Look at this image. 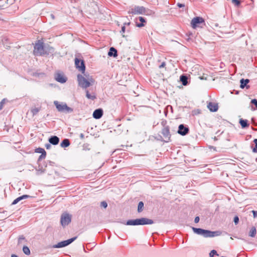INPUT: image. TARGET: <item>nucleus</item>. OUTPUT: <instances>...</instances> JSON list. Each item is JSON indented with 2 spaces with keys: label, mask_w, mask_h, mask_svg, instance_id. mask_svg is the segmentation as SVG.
<instances>
[{
  "label": "nucleus",
  "mask_w": 257,
  "mask_h": 257,
  "mask_svg": "<svg viewBox=\"0 0 257 257\" xmlns=\"http://www.w3.org/2000/svg\"><path fill=\"white\" fill-rule=\"evenodd\" d=\"M78 85L82 88H87L94 82L92 76L88 75L87 79L81 74L77 75Z\"/></svg>",
  "instance_id": "nucleus-1"
},
{
  "label": "nucleus",
  "mask_w": 257,
  "mask_h": 257,
  "mask_svg": "<svg viewBox=\"0 0 257 257\" xmlns=\"http://www.w3.org/2000/svg\"><path fill=\"white\" fill-rule=\"evenodd\" d=\"M54 103L59 112L71 113L73 111V109L68 106L65 103H60L58 101H54Z\"/></svg>",
  "instance_id": "nucleus-2"
},
{
  "label": "nucleus",
  "mask_w": 257,
  "mask_h": 257,
  "mask_svg": "<svg viewBox=\"0 0 257 257\" xmlns=\"http://www.w3.org/2000/svg\"><path fill=\"white\" fill-rule=\"evenodd\" d=\"M34 54L36 56H42L46 54L44 50L43 42L39 41L38 43H36L34 46Z\"/></svg>",
  "instance_id": "nucleus-3"
},
{
  "label": "nucleus",
  "mask_w": 257,
  "mask_h": 257,
  "mask_svg": "<svg viewBox=\"0 0 257 257\" xmlns=\"http://www.w3.org/2000/svg\"><path fill=\"white\" fill-rule=\"evenodd\" d=\"M204 24V20L202 17H200L194 18L191 22V26L193 29H195L197 27L202 28Z\"/></svg>",
  "instance_id": "nucleus-4"
},
{
  "label": "nucleus",
  "mask_w": 257,
  "mask_h": 257,
  "mask_svg": "<svg viewBox=\"0 0 257 257\" xmlns=\"http://www.w3.org/2000/svg\"><path fill=\"white\" fill-rule=\"evenodd\" d=\"M146 8L143 6H135L128 11L129 14L133 15H143L146 13Z\"/></svg>",
  "instance_id": "nucleus-5"
},
{
  "label": "nucleus",
  "mask_w": 257,
  "mask_h": 257,
  "mask_svg": "<svg viewBox=\"0 0 257 257\" xmlns=\"http://www.w3.org/2000/svg\"><path fill=\"white\" fill-rule=\"evenodd\" d=\"M71 221V215L67 213H62L61 216L60 223L63 227L68 225Z\"/></svg>",
  "instance_id": "nucleus-6"
},
{
  "label": "nucleus",
  "mask_w": 257,
  "mask_h": 257,
  "mask_svg": "<svg viewBox=\"0 0 257 257\" xmlns=\"http://www.w3.org/2000/svg\"><path fill=\"white\" fill-rule=\"evenodd\" d=\"M77 238V237H74L68 239L66 240L62 241L61 242H58L56 244H54L52 246L53 248H61L65 246H66L71 243L73 241H74Z\"/></svg>",
  "instance_id": "nucleus-7"
},
{
  "label": "nucleus",
  "mask_w": 257,
  "mask_h": 257,
  "mask_svg": "<svg viewBox=\"0 0 257 257\" xmlns=\"http://www.w3.org/2000/svg\"><path fill=\"white\" fill-rule=\"evenodd\" d=\"M221 233L222 232L220 231H212L204 229L203 236L204 237H213L219 236L221 234Z\"/></svg>",
  "instance_id": "nucleus-8"
},
{
  "label": "nucleus",
  "mask_w": 257,
  "mask_h": 257,
  "mask_svg": "<svg viewBox=\"0 0 257 257\" xmlns=\"http://www.w3.org/2000/svg\"><path fill=\"white\" fill-rule=\"evenodd\" d=\"M161 134L165 139L164 141L165 142H169L171 138V134L169 126H164L161 131Z\"/></svg>",
  "instance_id": "nucleus-9"
},
{
  "label": "nucleus",
  "mask_w": 257,
  "mask_h": 257,
  "mask_svg": "<svg viewBox=\"0 0 257 257\" xmlns=\"http://www.w3.org/2000/svg\"><path fill=\"white\" fill-rule=\"evenodd\" d=\"M75 64L76 67L78 68L79 71L82 73H85V66L83 60H80L79 59L76 58L75 59Z\"/></svg>",
  "instance_id": "nucleus-10"
},
{
  "label": "nucleus",
  "mask_w": 257,
  "mask_h": 257,
  "mask_svg": "<svg viewBox=\"0 0 257 257\" xmlns=\"http://www.w3.org/2000/svg\"><path fill=\"white\" fill-rule=\"evenodd\" d=\"M189 129L188 126H185L183 124L179 125L178 133L181 136H185L188 134Z\"/></svg>",
  "instance_id": "nucleus-11"
},
{
  "label": "nucleus",
  "mask_w": 257,
  "mask_h": 257,
  "mask_svg": "<svg viewBox=\"0 0 257 257\" xmlns=\"http://www.w3.org/2000/svg\"><path fill=\"white\" fill-rule=\"evenodd\" d=\"M55 79L57 81L61 83H64L67 81L66 77L63 74L60 73H57L55 74Z\"/></svg>",
  "instance_id": "nucleus-12"
},
{
  "label": "nucleus",
  "mask_w": 257,
  "mask_h": 257,
  "mask_svg": "<svg viewBox=\"0 0 257 257\" xmlns=\"http://www.w3.org/2000/svg\"><path fill=\"white\" fill-rule=\"evenodd\" d=\"M139 225H143L147 224H152L154 223V221L152 219H149L147 218L142 217L141 218H139Z\"/></svg>",
  "instance_id": "nucleus-13"
},
{
  "label": "nucleus",
  "mask_w": 257,
  "mask_h": 257,
  "mask_svg": "<svg viewBox=\"0 0 257 257\" xmlns=\"http://www.w3.org/2000/svg\"><path fill=\"white\" fill-rule=\"evenodd\" d=\"M43 166L45 167H47V165L46 164V162L44 163V165H42L40 163H39V166L38 168L36 170V174L37 175H41L45 172V169L44 168Z\"/></svg>",
  "instance_id": "nucleus-14"
},
{
  "label": "nucleus",
  "mask_w": 257,
  "mask_h": 257,
  "mask_svg": "<svg viewBox=\"0 0 257 257\" xmlns=\"http://www.w3.org/2000/svg\"><path fill=\"white\" fill-rule=\"evenodd\" d=\"M103 115V110L101 108L95 109L93 113V117L95 119L100 118Z\"/></svg>",
  "instance_id": "nucleus-15"
},
{
  "label": "nucleus",
  "mask_w": 257,
  "mask_h": 257,
  "mask_svg": "<svg viewBox=\"0 0 257 257\" xmlns=\"http://www.w3.org/2000/svg\"><path fill=\"white\" fill-rule=\"evenodd\" d=\"M207 107L211 112H216L218 109V104L211 102L208 103Z\"/></svg>",
  "instance_id": "nucleus-16"
},
{
  "label": "nucleus",
  "mask_w": 257,
  "mask_h": 257,
  "mask_svg": "<svg viewBox=\"0 0 257 257\" xmlns=\"http://www.w3.org/2000/svg\"><path fill=\"white\" fill-rule=\"evenodd\" d=\"M49 142L53 145H57L59 144L60 139L56 136H52L49 138Z\"/></svg>",
  "instance_id": "nucleus-17"
},
{
  "label": "nucleus",
  "mask_w": 257,
  "mask_h": 257,
  "mask_svg": "<svg viewBox=\"0 0 257 257\" xmlns=\"http://www.w3.org/2000/svg\"><path fill=\"white\" fill-rule=\"evenodd\" d=\"M249 82V80L248 79H241L240 80V88L243 89L245 87L246 88V89H248L249 88V86L247 85V84L248 83V82Z\"/></svg>",
  "instance_id": "nucleus-18"
},
{
  "label": "nucleus",
  "mask_w": 257,
  "mask_h": 257,
  "mask_svg": "<svg viewBox=\"0 0 257 257\" xmlns=\"http://www.w3.org/2000/svg\"><path fill=\"white\" fill-rule=\"evenodd\" d=\"M125 224L127 225H139V219L138 218L136 219L128 220Z\"/></svg>",
  "instance_id": "nucleus-19"
},
{
  "label": "nucleus",
  "mask_w": 257,
  "mask_h": 257,
  "mask_svg": "<svg viewBox=\"0 0 257 257\" xmlns=\"http://www.w3.org/2000/svg\"><path fill=\"white\" fill-rule=\"evenodd\" d=\"M30 197V196L29 195H23L21 196H20L19 197H18L17 198H16V199H15L13 203H12V204L13 205H15L16 204H17L19 201H20L21 200H23V199H27V198H28Z\"/></svg>",
  "instance_id": "nucleus-20"
},
{
  "label": "nucleus",
  "mask_w": 257,
  "mask_h": 257,
  "mask_svg": "<svg viewBox=\"0 0 257 257\" xmlns=\"http://www.w3.org/2000/svg\"><path fill=\"white\" fill-rule=\"evenodd\" d=\"M108 55L110 57H116L117 56V51L116 49L114 47H110L108 53Z\"/></svg>",
  "instance_id": "nucleus-21"
},
{
  "label": "nucleus",
  "mask_w": 257,
  "mask_h": 257,
  "mask_svg": "<svg viewBox=\"0 0 257 257\" xmlns=\"http://www.w3.org/2000/svg\"><path fill=\"white\" fill-rule=\"evenodd\" d=\"M239 123L241 125L242 128H243L248 127L249 125L247 120L243 119L242 118L240 119Z\"/></svg>",
  "instance_id": "nucleus-22"
},
{
  "label": "nucleus",
  "mask_w": 257,
  "mask_h": 257,
  "mask_svg": "<svg viewBox=\"0 0 257 257\" xmlns=\"http://www.w3.org/2000/svg\"><path fill=\"white\" fill-rule=\"evenodd\" d=\"M180 80L181 81L182 84L184 86L187 85L188 84V77L187 76L182 75L180 77Z\"/></svg>",
  "instance_id": "nucleus-23"
},
{
  "label": "nucleus",
  "mask_w": 257,
  "mask_h": 257,
  "mask_svg": "<svg viewBox=\"0 0 257 257\" xmlns=\"http://www.w3.org/2000/svg\"><path fill=\"white\" fill-rule=\"evenodd\" d=\"M86 92V97L91 100H94L96 98V95L94 93L90 94L88 90H85Z\"/></svg>",
  "instance_id": "nucleus-24"
},
{
  "label": "nucleus",
  "mask_w": 257,
  "mask_h": 257,
  "mask_svg": "<svg viewBox=\"0 0 257 257\" xmlns=\"http://www.w3.org/2000/svg\"><path fill=\"white\" fill-rule=\"evenodd\" d=\"M70 144L69 140L68 139H65L61 142L60 146L62 148H66L69 146Z\"/></svg>",
  "instance_id": "nucleus-25"
},
{
  "label": "nucleus",
  "mask_w": 257,
  "mask_h": 257,
  "mask_svg": "<svg viewBox=\"0 0 257 257\" xmlns=\"http://www.w3.org/2000/svg\"><path fill=\"white\" fill-rule=\"evenodd\" d=\"M192 229L195 233L203 236L204 229L199 228L192 227Z\"/></svg>",
  "instance_id": "nucleus-26"
},
{
  "label": "nucleus",
  "mask_w": 257,
  "mask_h": 257,
  "mask_svg": "<svg viewBox=\"0 0 257 257\" xmlns=\"http://www.w3.org/2000/svg\"><path fill=\"white\" fill-rule=\"evenodd\" d=\"M144 208V204L143 201L139 202L138 206V212L139 213L142 212Z\"/></svg>",
  "instance_id": "nucleus-27"
},
{
  "label": "nucleus",
  "mask_w": 257,
  "mask_h": 257,
  "mask_svg": "<svg viewBox=\"0 0 257 257\" xmlns=\"http://www.w3.org/2000/svg\"><path fill=\"white\" fill-rule=\"evenodd\" d=\"M256 233V230L255 227H251L249 232V235L250 237H253L255 236Z\"/></svg>",
  "instance_id": "nucleus-28"
},
{
  "label": "nucleus",
  "mask_w": 257,
  "mask_h": 257,
  "mask_svg": "<svg viewBox=\"0 0 257 257\" xmlns=\"http://www.w3.org/2000/svg\"><path fill=\"white\" fill-rule=\"evenodd\" d=\"M23 251L24 253L26 255H30L31 253L30 250L27 246H24L23 247Z\"/></svg>",
  "instance_id": "nucleus-29"
},
{
  "label": "nucleus",
  "mask_w": 257,
  "mask_h": 257,
  "mask_svg": "<svg viewBox=\"0 0 257 257\" xmlns=\"http://www.w3.org/2000/svg\"><path fill=\"white\" fill-rule=\"evenodd\" d=\"M40 109L39 108H32L31 110V112H32L33 115H36L38 112L39 111H40Z\"/></svg>",
  "instance_id": "nucleus-30"
},
{
  "label": "nucleus",
  "mask_w": 257,
  "mask_h": 257,
  "mask_svg": "<svg viewBox=\"0 0 257 257\" xmlns=\"http://www.w3.org/2000/svg\"><path fill=\"white\" fill-rule=\"evenodd\" d=\"M46 152L41 154V155L39 156L38 160V163H39V162H40V161L41 160L45 159L46 158Z\"/></svg>",
  "instance_id": "nucleus-31"
},
{
  "label": "nucleus",
  "mask_w": 257,
  "mask_h": 257,
  "mask_svg": "<svg viewBox=\"0 0 257 257\" xmlns=\"http://www.w3.org/2000/svg\"><path fill=\"white\" fill-rule=\"evenodd\" d=\"M217 255V256L219 255V254L217 253V251L213 249L210 252L209 256L213 257L214 255Z\"/></svg>",
  "instance_id": "nucleus-32"
},
{
  "label": "nucleus",
  "mask_w": 257,
  "mask_h": 257,
  "mask_svg": "<svg viewBox=\"0 0 257 257\" xmlns=\"http://www.w3.org/2000/svg\"><path fill=\"white\" fill-rule=\"evenodd\" d=\"M35 152L36 153H39V154H42L43 153L46 152L45 150L43 148H38L36 149V150H35Z\"/></svg>",
  "instance_id": "nucleus-33"
},
{
  "label": "nucleus",
  "mask_w": 257,
  "mask_h": 257,
  "mask_svg": "<svg viewBox=\"0 0 257 257\" xmlns=\"http://www.w3.org/2000/svg\"><path fill=\"white\" fill-rule=\"evenodd\" d=\"M253 142L255 144V148H253L252 152L254 153H256L257 152V139H254Z\"/></svg>",
  "instance_id": "nucleus-34"
},
{
  "label": "nucleus",
  "mask_w": 257,
  "mask_h": 257,
  "mask_svg": "<svg viewBox=\"0 0 257 257\" xmlns=\"http://www.w3.org/2000/svg\"><path fill=\"white\" fill-rule=\"evenodd\" d=\"M100 206L102 207H103L104 208H106L107 206V203L105 201H102L100 203Z\"/></svg>",
  "instance_id": "nucleus-35"
},
{
  "label": "nucleus",
  "mask_w": 257,
  "mask_h": 257,
  "mask_svg": "<svg viewBox=\"0 0 257 257\" xmlns=\"http://www.w3.org/2000/svg\"><path fill=\"white\" fill-rule=\"evenodd\" d=\"M125 27L124 25H123L122 27H121V31H120V33L122 34V37H124L125 36L123 35V34L125 32Z\"/></svg>",
  "instance_id": "nucleus-36"
},
{
  "label": "nucleus",
  "mask_w": 257,
  "mask_h": 257,
  "mask_svg": "<svg viewBox=\"0 0 257 257\" xmlns=\"http://www.w3.org/2000/svg\"><path fill=\"white\" fill-rule=\"evenodd\" d=\"M232 2L237 6H239L240 4V2L239 0H232Z\"/></svg>",
  "instance_id": "nucleus-37"
},
{
  "label": "nucleus",
  "mask_w": 257,
  "mask_h": 257,
  "mask_svg": "<svg viewBox=\"0 0 257 257\" xmlns=\"http://www.w3.org/2000/svg\"><path fill=\"white\" fill-rule=\"evenodd\" d=\"M136 26L139 28H141L145 26L144 24H143L142 23H139L137 22H136Z\"/></svg>",
  "instance_id": "nucleus-38"
},
{
  "label": "nucleus",
  "mask_w": 257,
  "mask_h": 257,
  "mask_svg": "<svg viewBox=\"0 0 257 257\" xmlns=\"http://www.w3.org/2000/svg\"><path fill=\"white\" fill-rule=\"evenodd\" d=\"M139 19L142 23L144 24L145 23H146V20L144 18L142 17H139Z\"/></svg>",
  "instance_id": "nucleus-39"
},
{
  "label": "nucleus",
  "mask_w": 257,
  "mask_h": 257,
  "mask_svg": "<svg viewBox=\"0 0 257 257\" xmlns=\"http://www.w3.org/2000/svg\"><path fill=\"white\" fill-rule=\"evenodd\" d=\"M233 221H234V223L235 224H237L238 223V222H239V218H238V217L237 216L234 217Z\"/></svg>",
  "instance_id": "nucleus-40"
},
{
  "label": "nucleus",
  "mask_w": 257,
  "mask_h": 257,
  "mask_svg": "<svg viewBox=\"0 0 257 257\" xmlns=\"http://www.w3.org/2000/svg\"><path fill=\"white\" fill-rule=\"evenodd\" d=\"M251 103L254 104L257 107V100L256 99H252Z\"/></svg>",
  "instance_id": "nucleus-41"
},
{
  "label": "nucleus",
  "mask_w": 257,
  "mask_h": 257,
  "mask_svg": "<svg viewBox=\"0 0 257 257\" xmlns=\"http://www.w3.org/2000/svg\"><path fill=\"white\" fill-rule=\"evenodd\" d=\"M252 213L254 218H257V211L252 210Z\"/></svg>",
  "instance_id": "nucleus-42"
},
{
  "label": "nucleus",
  "mask_w": 257,
  "mask_h": 257,
  "mask_svg": "<svg viewBox=\"0 0 257 257\" xmlns=\"http://www.w3.org/2000/svg\"><path fill=\"white\" fill-rule=\"evenodd\" d=\"M177 6L181 8H184L185 7V5L183 4H180V3H178L177 4Z\"/></svg>",
  "instance_id": "nucleus-43"
},
{
  "label": "nucleus",
  "mask_w": 257,
  "mask_h": 257,
  "mask_svg": "<svg viewBox=\"0 0 257 257\" xmlns=\"http://www.w3.org/2000/svg\"><path fill=\"white\" fill-rule=\"evenodd\" d=\"M199 220H200L199 217L196 216L194 219L195 223H198L199 221Z\"/></svg>",
  "instance_id": "nucleus-44"
},
{
  "label": "nucleus",
  "mask_w": 257,
  "mask_h": 257,
  "mask_svg": "<svg viewBox=\"0 0 257 257\" xmlns=\"http://www.w3.org/2000/svg\"><path fill=\"white\" fill-rule=\"evenodd\" d=\"M45 147L47 149H50L51 147V144H46L45 145Z\"/></svg>",
  "instance_id": "nucleus-45"
},
{
  "label": "nucleus",
  "mask_w": 257,
  "mask_h": 257,
  "mask_svg": "<svg viewBox=\"0 0 257 257\" xmlns=\"http://www.w3.org/2000/svg\"><path fill=\"white\" fill-rule=\"evenodd\" d=\"M24 239H25V237H24L23 235L20 236L19 238V243H20L21 242L22 240H24Z\"/></svg>",
  "instance_id": "nucleus-46"
},
{
  "label": "nucleus",
  "mask_w": 257,
  "mask_h": 257,
  "mask_svg": "<svg viewBox=\"0 0 257 257\" xmlns=\"http://www.w3.org/2000/svg\"><path fill=\"white\" fill-rule=\"evenodd\" d=\"M165 66V62H163L161 65L159 66V67L161 68H163L164 67V66Z\"/></svg>",
  "instance_id": "nucleus-47"
},
{
  "label": "nucleus",
  "mask_w": 257,
  "mask_h": 257,
  "mask_svg": "<svg viewBox=\"0 0 257 257\" xmlns=\"http://www.w3.org/2000/svg\"><path fill=\"white\" fill-rule=\"evenodd\" d=\"M5 100H6V99L4 98L0 102V104H2L3 106L4 104L5 103Z\"/></svg>",
  "instance_id": "nucleus-48"
},
{
  "label": "nucleus",
  "mask_w": 257,
  "mask_h": 257,
  "mask_svg": "<svg viewBox=\"0 0 257 257\" xmlns=\"http://www.w3.org/2000/svg\"><path fill=\"white\" fill-rule=\"evenodd\" d=\"M162 124L163 125V127L164 126H166L167 125H165L166 123V121H163L162 122H161Z\"/></svg>",
  "instance_id": "nucleus-49"
},
{
  "label": "nucleus",
  "mask_w": 257,
  "mask_h": 257,
  "mask_svg": "<svg viewBox=\"0 0 257 257\" xmlns=\"http://www.w3.org/2000/svg\"><path fill=\"white\" fill-rule=\"evenodd\" d=\"M80 138L81 139H84V135L83 134H80Z\"/></svg>",
  "instance_id": "nucleus-50"
},
{
  "label": "nucleus",
  "mask_w": 257,
  "mask_h": 257,
  "mask_svg": "<svg viewBox=\"0 0 257 257\" xmlns=\"http://www.w3.org/2000/svg\"><path fill=\"white\" fill-rule=\"evenodd\" d=\"M84 74V76L85 78H86V79H87V77H88V75H89V74H85L84 73H83Z\"/></svg>",
  "instance_id": "nucleus-51"
},
{
  "label": "nucleus",
  "mask_w": 257,
  "mask_h": 257,
  "mask_svg": "<svg viewBox=\"0 0 257 257\" xmlns=\"http://www.w3.org/2000/svg\"><path fill=\"white\" fill-rule=\"evenodd\" d=\"M130 22H128V23H124V25H127V26H129L130 25Z\"/></svg>",
  "instance_id": "nucleus-52"
},
{
  "label": "nucleus",
  "mask_w": 257,
  "mask_h": 257,
  "mask_svg": "<svg viewBox=\"0 0 257 257\" xmlns=\"http://www.w3.org/2000/svg\"><path fill=\"white\" fill-rule=\"evenodd\" d=\"M51 18H52L53 19H54V18H55V17H54V15H53V14H51Z\"/></svg>",
  "instance_id": "nucleus-53"
},
{
  "label": "nucleus",
  "mask_w": 257,
  "mask_h": 257,
  "mask_svg": "<svg viewBox=\"0 0 257 257\" xmlns=\"http://www.w3.org/2000/svg\"><path fill=\"white\" fill-rule=\"evenodd\" d=\"M11 257H18L17 255L15 254H12Z\"/></svg>",
  "instance_id": "nucleus-54"
},
{
  "label": "nucleus",
  "mask_w": 257,
  "mask_h": 257,
  "mask_svg": "<svg viewBox=\"0 0 257 257\" xmlns=\"http://www.w3.org/2000/svg\"><path fill=\"white\" fill-rule=\"evenodd\" d=\"M3 106H2V104H0V110L2 109H3Z\"/></svg>",
  "instance_id": "nucleus-55"
},
{
  "label": "nucleus",
  "mask_w": 257,
  "mask_h": 257,
  "mask_svg": "<svg viewBox=\"0 0 257 257\" xmlns=\"http://www.w3.org/2000/svg\"><path fill=\"white\" fill-rule=\"evenodd\" d=\"M49 163L51 165H52V164H54L53 162H51V161L49 162Z\"/></svg>",
  "instance_id": "nucleus-56"
},
{
  "label": "nucleus",
  "mask_w": 257,
  "mask_h": 257,
  "mask_svg": "<svg viewBox=\"0 0 257 257\" xmlns=\"http://www.w3.org/2000/svg\"><path fill=\"white\" fill-rule=\"evenodd\" d=\"M214 140H217V139H216V137H214Z\"/></svg>",
  "instance_id": "nucleus-57"
},
{
  "label": "nucleus",
  "mask_w": 257,
  "mask_h": 257,
  "mask_svg": "<svg viewBox=\"0 0 257 257\" xmlns=\"http://www.w3.org/2000/svg\"><path fill=\"white\" fill-rule=\"evenodd\" d=\"M215 26L216 27H217V26H218V25H217V24H215Z\"/></svg>",
  "instance_id": "nucleus-58"
}]
</instances>
